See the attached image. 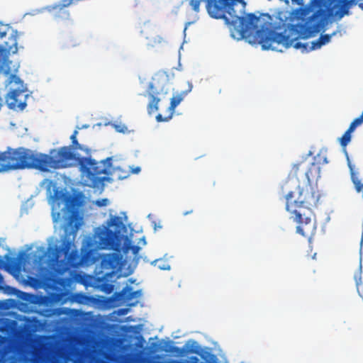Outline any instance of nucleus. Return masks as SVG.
<instances>
[{
    "instance_id": "obj_8",
    "label": "nucleus",
    "mask_w": 363,
    "mask_h": 363,
    "mask_svg": "<svg viewBox=\"0 0 363 363\" xmlns=\"http://www.w3.org/2000/svg\"><path fill=\"white\" fill-rule=\"evenodd\" d=\"M146 92L149 99L147 112L152 114L159 110V102L164 99L169 92L167 80L164 77H153L148 84Z\"/></svg>"
},
{
    "instance_id": "obj_10",
    "label": "nucleus",
    "mask_w": 363,
    "mask_h": 363,
    "mask_svg": "<svg viewBox=\"0 0 363 363\" xmlns=\"http://www.w3.org/2000/svg\"><path fill=\"white\" fill-rule=\"evenodd\" d=\"M185 96V92H182L174 96L171 99L170 106L169 107V114L168 116L163 117L162 114L159 113L156 116V120L157 122H166L171 119L173 116L175 108L181 103V101L184 99Z\"/></svg>"
},
{
    "instance_id": "obj_19",
    "label": "nucleus",
    "mask_w": 363,
    "mask_h": 363,
    "mask_svg": "<svg viewBox=\"0 0 363 363\" xmlns=\"http://www.w3.org/2000/svg\"><path fill=\"white\" fill-rule=\"evenodd\" d=\"M316 160H317V162L315 163L318 165V164H324L328 163L326 155L324 153H323L322 152H320L318 154V155L316 157Z\"/></svg>"
},
{
    "instance_id": "obj_5",
    "label": "nucleus",
    "mask_w": 363,
    "mask_h": 363,
    "mask_svg": "<svg viewBox=\"0 0 363 363\" xmlns=\"http://www.w3.org/2000/svg\"><path fill=\"white\" fill-rule=\"evenodd\" d=\"M11 64V62L7 57H3L0 61V74L8 76L5 85L9 92L5 96V101L9 108L22 111L27 105L28 89L23 81L12 73Z\"/></svg>"
},
{
    "instance_id": "obj_7",
    "label": "nucleus",
    "mask_w": 363,
    "mask_h": 363,
    "mask_svg": "<svg viewBox=\"0 0 363 363\" xmlns=\"http://www.w3.org/2000/svg\"><path fill=\"white\" fill-rule=\"evenodd\" d=\"M121 263L122 256L120 254L112 253L103 257L99 272L101 276L98 279L103 282L100 287L105 293L110 294L113 291V285L107 282L111 281L120 271Z\"/></svg>"
},
{
    "instance_id": "obj_31",
    "label": "nucleus",
    "mask_w": 363,
    "mask_h": 363,
    "mask_svg": "<svg viewBox=\"0 0 363 363\" xmlns=\"http://www.w3.org/2000/svg\"><path fill=\"white\" fill-rule=\"evenodd\" d=\"M2 279V277H1V275L0 274V279Z\"/></svg>"
},
{
    "instance_id": "obj_11",
    "label": "nucleus",
    "mask_w": 363,
    "mask_h": 363,
    "mask_svg": "<svg viewBox=\"0 0 363 363\" xmlns=\"http://www.w3.org/2000/svg\"><path fill=\"white\" fill-rule=\"evenodd\" d=\"M141 294L140 290L133 291L130 286L124 287L121 291L114 294L113 296L116 301L127 302L131 301L133 298L138 297Z\"/></svg>"
},
{
    "instance_id": "obj_14",
    "label": "nucleus",
    "mask_w": 363,
    "mask_h": 363,
    "mask_svg": "<svg viewBox=\"0 0 363 363\" xmlns=\"http://www.w3.org/2000/svg\"><path fill=\"white\" fill-rule=\"evenodd\" d=\"M69 147V150L74 153L77 154L79 155L77 152V151H83L85 152L86 155L90 154V150L87 147H84L83 145L79 144L77 141V140H74L72 142V145L68 146Z\"/></svg>"
},
{
    "instance_id": "obj_3",
    "label": "nucleus",
    "mask_w": 363,
    "mask_h": 363,
    "mask_svg": "<svg viewBox=\"0 0 363 363\" xmlns=\"http://www.w3.org/2000/svg\"><path fill=\"white\" fill-rule=\"evenodd\" d=\"M70 161H74L79 165L82 172L94 185L99 180V175L108 174L112 164V157L97 162L91 157H81L71 152L69 147L53 149L50 155L34 153L24 147L8 148L6 151L0 152V172L24 169L48 172L50 169L70 167Z\"/></svg>"
},
{
    "instance_id": "obj_27",
    "label": "nucleus",
    "mask_w": 363,
    "mask_h": 363,
    "mask_svg": "<svg viewBox=\"0 0 363 363\" xmlns=\"http://www.w3.org/2000/svg\"><path fill=\"white\" fill-rule=\"evenodd\" d=\"M292 2L296 3L298 5L302 6L303 4V0H291Z\"/></svg>"
},
{
    "instance_id": "obj_18",
    "label": "nucleus",
    "mask_w": 363,
    "mask_h": 363,
    "mask_svg": "<svg viewBox=\"0 0 363 363\" xmlns=\"http://www.w3.org/2000/svg\"><path fill=\"white\" fill-rule=\"evenodd\" d=\"M114 174L117 175V178L118 179H123L127 178L129 176V172L127 171L123 170L121 167H117L114 169Z\"/></svg>"
},
{
    "instance_id": "obj_2",
    "label": "nucleus",
    "mask_w": 363,
    "mask_h": 363,
    "mask_svg": "<svg viewBox=\"0 0 363 363\" xmlns=\"http://www.w3.org/2000/svg\"><path fill=\"white\" fill-rule=\"evenodd\" d=\"M320 174L319 165L303 158L292 166L289 177L281 186L286 199V210L297 224L296 233L309 241L317 229L313 208L317 206L320 199V194L311 185L310 181L320 177Z\"/></svg>"
},
{
    "instance_id": "obj_17",
    "label": "nucleus",
    "mask_w": 363,
    "mask_h": 363,
    "mask_svg": "<svg viewBox=\"0 0 363 363\" xmlns=\"http://www.w3.org/2000/svg\"><path fill=\"white\" fill-rule=\"evenodd\" d=\"M363 123V112L362 114L356 118L350 125L349 128H350L351 130L353 132L354 130L359 125H361Z\"/></svg>"
},
{
    "instance_id": "obj_21",
    "label": "nucleus",
    "mask_w": 363,
    "mask_h": 363,
    "mask_svg": "<svg viewBox=\"0 0 363 363\" xmlns=\"http://www.w3.org/2000/svg\"><path fill=\"white\" fill-rule=\"evenodd\" d=\"M54 197L56 200H61V199H63V200H66V195L63 193H62L61 191H56L54 194Z\"/></svg>"
},
{
    "instance_id": "obj_15",
    "label": "nucleus",
    "mask_w": 363,
    "mask_h": 363,
    "mask_svg": "<svg viewBox=\"0 0 363 363\" xmlns=\"http://www.w3.org/2000/svg\"><path fill=\"white\" fill-rule=\"evenodd\" d=\"M353 131L348 128V129L345 131V133L342 135V136L340 139V143L342 147H346L347 144L351 140V133Z\"/></svg>"
},
{
    "instance_id": "obj_22",
    "label": "nucleus",
    "mask_w": 363,
    "mask_h": 363,
    "mask_svg": "<svg viewBox=\"0 0 363 363\" xmlns=\"http://www.w3.org/2000/svg\"><path fill=\"white\" fill-rule=\"evenodd\" d=\"M108 203V200L107 199H99L96 201V204L99 207L105 206Z\"/></svg>"
},
{
    "instance_id": "obj_16",
    "label": "nucleus",
    "mask_w": 363,
    "mask_h": 363,
    "mask_svg": "<svg viewBox=\"0 0 363 363\" xmlns=\"http://www.w3.org/2000/svg\"><path fill=\"white\" fill-rule=\"evenodd\" d=\"M152 264L157 266L158 269L162 270H169L170 269V265L165 261L162 259H156L152 262Z\"/></svg>"
},
{
    "instance_id": "obj_12",
    "label": "nucleus",
    "mask_w": 363,
    "mask_h": 363,
    "mask_svg": "<svg viewBox=\"0 0 363 363\" xmlns=\"http://www.w3.org/2000/svg\"><path fill=\"white\" fill-rule=\"evenodd\" d=\"M335 33H336L334 32L330 35H329V34L320 35V36L319 37V38L318 40L311 43V47L310 48L309 50H316V49L321 48V46L329 43L330 41L332 36L335 35Z\"/></svg>"
},
{
    "instance_id": "obj_29",
    "label": "nucleus",
    "mask_w": 363,
    "mask_h": 363,
    "mask_svg": "<svg viewBox=\"0 0 363 363\" xmlns=\"http://www.w3.org/2000/svg\"><path fill=\"white\" fill-rule=\"evenodd\" d=\"M192 212H193V211H192V210H191V211H186V212H184V216H186V215H188V214H190V213H192Z\"/></svg>"
},
{
    "instance_id": "obj_25",
    "label": "nucleus",
    "mask_w": 363,
    "mask_h": 363,
    "mask_svg": "<svg viewBox=\"0 0 363 363\" xmlns=\"http://www.w3.org/2000/svg\"><path fill=\"white\" fill-rule=\"evenodd\" d=\"M140 172V167H137L131 169V173H133V174H138Z\"/></svg>"
},
{
    "instance_id": "obj_28",
    "label": "nucleus",
    "mask_w": 363,
    "mask_h": 363,
    "mask_svg": "<svg viewBox=\"0 0 363 363\" xmlns=\"http://www.w3.org/2000/svg\"><path fill=\"white\" fill-rule=\"evenodd\" d=\"M22 294H23V296L22 298H23V299L26 300V296H29V294H27V293H22Z\"/></svg>"
},
{
    "instance_id": "obj_13",
    "label": "nucleus",
    "mask_w": 363,
    "mask_h": 363,
    "mask_svg": "<svg viewBox=\"0 0 363 363\" xmlns=\"http://www.w3.org/2000/svg\"><path fill=\"white\" fill-rule=\"evenodd\" d=\"M72 4H75L74 0H62L60 4H57L52 6V9H60L62 11V14H64V17L69 18V13L67 10H66V7L71 6Z\"/></svg>"
},
{
    "instance_id": "obj_26",
    "label": "nucleus",
    "mask_w": 363,
    "mask_h": 363,
    "mask_svg": "<svg viewBox=\"0 0 363 363\" xmlns=\"http://www.w3.org/2000/svg\"><path fill=\"white\" fill-rule=\"evenodd\" d=\"M211 359L212 361L209 362L208 363H218L217 362V359H216L215 355L212 354L211 357Z\"/></svg>"
},
{
    "instance_id": "obj_24",
    "label": "nucleus",
    "mask_w": 363,
    "mask_h": 363,
    "mask_svg": "<svg viewBox=\"0 0 363 363\" xmlns=\"http://www.w3.org/2000/svg\"><path fill=\"white\" fill-rule=\"evenodd\" d=\"M77 134H78V131L77 130H74L73 132V133L70 136V139H71L72 142L74 141V140H77Z\"/></svg>"
},
{
    "instance_id": "obj_20",
    "label": "nucleus",
    "mask_w": 363,
    "mask_h": 363,
    "mask_svg": "<svg viewBox=\"0 0 363 363\" xmlns=\"http://www.w3.org/2000/svg\"><path fill=\"white\" fill-rule=\"evenodd\" d=\"M48 10L50 11L54 12V16L55 18L67 19V18L64 17V14H62V11L60 9H52V6L49 7Z\"/></svg>"
},
{
    "instance_id": "obj_6",
    "label": "nucleus",
    "mask_w": 363,
    "mask_h": 363,
    "mask_svg": "<svg viewBox=\"0 0 363 363\" xmlns=\"http://www.w3.org/2000/svg\"><path fill=\"white\" fill-rule=\"evenodd\" d=\"M124 225L121 218L111 216L106 221V225L95 229L92 238L93 246L99 250H113L120 252L121 250L122 230Z\"/></svg>"
},
{
    "instance_id": "obj_1",
    "label": "nucleus",
    "mask_w": 363,
    "mask_h": 363,
    "mask_svg": "<svg viewBox=\"0 0 363 363\" xmlns=\"http://www.w3.org/2000/svg\"><path fill=\"white\" fill-rule=\"evenodd\" d=\"M354 0H311L309 5L300 7L293 11L294 18L300 21L288 26L283 33H277V27L272 22L268 13L257 16L252 27L241 38L261 45L264 50H275L274 45H281L285 48L294 46L296 49L307 50L308 44L294 42L298 39H307L319 33L328 23V18L341 19L349 13V9Z\"/></svg>"
},
{
    "instance_id": "obj_9",
    "label": "nucleus",
    "mask_w": 363,
    "mask_h": 363,
    "mask_svg": "<svg viewBox=\"0 0 363 363\" xmlns=\"http://www.w3.org/2000/svg\"><path fill=\"white\" fill-rule=\"evenodd\" d=\"M7 33H9L10 38L9 41L5 42V48L12 53H16L18 51L17 47V36L18 32L14 30L8 25L0 23V38L5 37Z\"/></svg>"
},
{
    "instance_id": "obj_4",
    "label": "nucleus",
    "mask_w": 363,
    "mask_h": 363,
    "mask_svg": "<svg viewBox=\"0 0 363 363\" xmlns=\"http://www.w3.org/2000/svg\"><path fill=\"white\" fill-rule=\"evenodd\" d=\"M74 247V243L68 240H63L60 247H48L45 253L48 267L59 275L77 267L82 259L77 250L73 249Z\"/></svg>"
},
{
    "instance_id": "obj_23",
    "label": "nucleus",
    "mask_w": 363,
    "mask_h": 363,
    "mask_svg": "<svg viewBox=\"0 0 363 363\" xmlns=\"http://www.w3.org/2000/svg\"><path fill=\"white\" fill-rule=\"evenodd\" d=\"M128 248H130L133 254L135 255H136L139 252V251L140 250V247L139 246H138V245H132L130 247H127V250Z\"/></svg>"
},
{
    "instance_id": "obj_30",
    "label": "nucleus",
    "mask_w": 363,
    "mask_h": 363,
    "mask_svg": "<svg viewBox=\"0 0 363 363\" xmlns=\"http://www.w3.org/2000/svg\"><path fill=\"white\" fill-rule=\"evenodd\" d=\"M358 6H359V7L361 9H362V10H363V3H359V4H358Z\"/></svg>"
}]
</instances>
